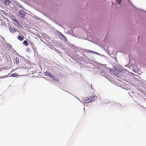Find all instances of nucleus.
I'll return each instance as SVG.
<instances>
[{
    "label": "nucleus",
    "mask_w": 146,
    "mask_h": 146,
    "mask_svg": "<svg viewBox=\"0 0 146 146\" xmlns=\"http://www.w3.org/2000/svg\"><path fill=\"white\" fill-rule=\"evenodd\" d=\"M25 14V13L24 11H21L19 13V16L21 17L24 18Z\"/></svg>",
    "instance_id": "3"
},
{
    "label": "nucleus",
    "mask_w": 146,
    "mask_h": 146,
    "mask_svg": "<svg viewBox=\"0 0 146 146\" xmlns=\"http://www.w3.org/2000/svg\"><path fill=\"white\" fill-rule=\"evenodd\" d=\"M13 22L15 26L18 27L20 28H21L23 27L22 25L19 23L18 21H17L16 19H13Z\"/></svg>",
    "instance_id": "1"
},
{
    "label": "nucleus",
    "mask_w": 146,
    "mask_h": 146,
    "mask_svg": "<svg viewBox=\"0 0 146 146\" xmlns=\"http://www.w3.org/2000/svg\"><path fill=\"white\" fill-rule=\"evenodd\" d=\"M52 78L53 80H56L57 81H58V78L57 76H53Z\"/></svg>",
    "instance_id": "9"
},
{
    "label": "nucleus",
    "mask_w": 146,
    "mask_h": 146,
    "mask_svg": "<svg viewBox=\"0 0 146 146\" xmlns=\"http://www.w3.org/2000/svg\"><path fill=\"white\" fill-rule=\"evenodd\" d=\"M24 36L21 34V35H19L18 36V39L21 41L23 40L24 39Z\"/></svg>",
    "instance_id": "5"
},
{
    "label": "nucleus",
    "mask_w": 146,
    "mask_h": 146,
    "mask_svg": "<svg viewBox=\"0 0 146 146\" xmlns=\"http://www.w3.org/2000/svg\"><path fill=\"white\" fill-rule=\"evenodd\" d=\"M83 101L85 103H89L90 101L89 98V96L87 98H84L83 99Z\"/></svg>",
    "instance_id": "4"
},
{
    "label": "nucleus",
    "mask_w": 146,
    "mask_h": 146,
    "mask_svg": "<svg viewBox=\"0 0 146 146\" xmlns=\"http://www.w3.org/2000/svg\"><path fill=\"white\" fill-rule=\"evenodd\" d=\"M15 74H12L11 76L12 77H15Z\"/></svg>",
    "instance_id": "12"
},
{
    "label": "nucleus",
    "mask_w": 146,
    "mask_h": 146,
    "mask_svg": "<svg viewBox=\"0 0 146 146\" xmlns=\"http://www.w3.org/2000/svg\"><path fill=\"white\" fill-rule=\"evenodd\" d=\"M15 60L16 63L17 64H18L19 63V58L18 57H16V58H15Z\"/></svg>",
    "instance_id": "8"
},
{
    "label": "nucleus",
    "mask_w": 146,
    "mask_h": 146,
    "mask_svg": "<svg viewBox=\"0 0 146 146\" xmlns=\"http://www.w3.org/2000/svg\"><path fill=\"white\" fill-rule=\"evenodd\" d=\"M86 52H88V53H96V52H94V51H92V50H87V51H86Z\"/></svg>",
    "instance_id": "11"
},
{
    "label": "nucleus",
    "mask_w": 146,
    "mask_h": 146,
    "mask_svg": "<svg viewBox=\"0 0 146 146\" xmlns=\"http://www.w3.org/2000/svg\"><path fill=\"white\" fill-rule=\"evenodd\" d=\"M16 29L14 27H11L10 29V31L12 33H13L16 32Z\"/></svg>",
    "instance_id": "6"
},
{
    "label": "nucleus",
    "mask_w": 146,
    "mask_h": 146,
    "mask_svg": "<svg viewBox=\"0 0 146 146\" xmlns=\"http://www.w3.org/2000/svg\"><path fill=\"white\" fill-rule=\"evenodd\" d=\"M96 98V96H95L94 95H92L89 96V98L90 101V102L95 101Z\"/></svg>",
    "instance_id": "2"
},
{
    "label": "nucleus",
    "mask_w": 146,
    "mask_h": 146,
    "mask_svg": "<svg viewBox=\"0 0 146 146\" xmlns=\"http://www.w3.org/2000/svg\"><path fill=\"white\" fill-rule=\"evenodd\" d=\"M23 44L24 45H25L26 46H28L29 45V43L27 41L25 40L23 42Z\"/></svg>",
    "instance_id": "7"
},
{
    "label": "nucleus",
    "mask_w": 146,
    "mask_h": 146,
    "mask_svg": "<svg viewBox=\"0 0 146 146\" xmlns=\"http://www.w3.org/2000/svg\"><path fill=\"white\" fill-rule=\"evenodd\" d=\"M119 4H120V3H121V0H119Z\"/></svg>",
    "instance_id": "14"
},
{
    "label": "nucleus",
    "mask_w": 146,
    "mask_h": 146,
    "mask_svg": "<svg viewBox=\"0 0 146 146\" xmlns=\"http://www.w3.org/2000/svg\"><path fill=\"white\" fill-rule=\"evenodd\" d=\"M31 45L33 46L32 44L31 43Z\"/></svg>",
    "instance_id": "15"
},
{
    "label": "nucleus",
    "mask_w": 146,
    "mask_h": 146,
    "mask_svg": "<svg viewBox=\"0 0 146 146\" xmlns=\"http://www.w3.org/2000/svg\"><path fill=\"white\" fill-rule=\"evenodd\" d=\"M2 23L3 24V25H4L5 26V25H6L5 23V22Z\"/></svg>",
    "instance_id": "13"
},
{
    "label": "nucleus",
    "mask_w": 146,
    "mask_h": 146,
    "mask_svg": "<svg viewBox=\"0 0 146 146\" xmlns=\"http://www.w3.org/2000/svg\"><path fill=\"white\" fill-rule=\"evenodd\" d=\"M47 75L48 76L51 78H52L53 76V75H52V74L51 73H47Z\"/></svg>",
    "instance_id": "10"
}]
</instances>
